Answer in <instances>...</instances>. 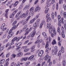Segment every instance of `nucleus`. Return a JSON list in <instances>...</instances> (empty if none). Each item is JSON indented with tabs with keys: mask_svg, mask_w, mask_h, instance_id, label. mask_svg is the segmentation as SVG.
Listing matches in <instances>:
<instances>
[{
	"mask_svg": "<svg viewBox=\"0 0 66 66\" xmlns=\"http://www.w3.org/2000/svg\"><path fill=\"white\" fill-rule=\"evenodd\" d=\"M47 29H48V28H49V32H50V33H52V31H53V32L54 36H56V32H55V28L54 27L52 26H49V24H47Z\"/></svg>",
	"mask_w": 66,
	"mask_h": 66,
	"instance_id": "nucleus-1",
	"label": "nucleus"
},
{
	"mask_svg": "<svg viewBox=\"0 0 66 66\" xmlns=\"http://www.w3.org/2000/svg\"><path fill=\"white\" fill-rule=\"evenodd\" d=\"M40 22V19H37L36 22L34 24V31L36 30V28L37 27V26H38L39 25V23Z\"/></svg>",
	"mask_w": 66,
	"mask_h": 66,
	"instance_id": "nucleus-2",
	"label": "nucleus"
},
{
	"mask_svg": "<svg viewBox=\"0 0 66 66\" xmlns=\"http://www.w3.org/2000/svg\"><path fill=\"white\" fill-rule=\"evenodd\" d=\"M30 17H31V16L29 15L27 17V18L26 19V21H25L23 20L21 22V23H22V24H23V26L25 25V24H26V23H27L28 22V21L29 20V19H30Z\"/></svg>",
	"mask_w": 66,
	"mask_h": 66,
	"instance_id": "nucleus-3",
	"label": "nucleus"
},
{
	"mask_svg": "<svg viewBox=\"0 0 66 66\" xmlns=\"http://www.w3.org/2000/svg\"><path fill=\"white\" fill-rule=\"evenodd\" d=\"M9 34L8 35L7 38L9 39V38H11V37L12 36V35H13V34H14L13 32H12V30H10L9 31Z\"/></svg>",
	"mask_w": 66,
	"mask_h": 66,
	"instance_id": "nucleus-4",
	"label": "nucleus"
},
{
	"mask_svg": "<svg viewBox=\"0 0 66 66\" xmlns=\"http://www.w3.org/2000/svg\"><path fill=\"white\" fill-rule=\"evenodd\" d=\"M57 46H56L54 47V51H52V54H53V55L54 54H56L57 53Z\"/></svg>",
	"mask_w": 66,
	"mask_h": 66,
	"instance_id": "nucleus-5",
	"label": "nucleus"
},
{
	"mask_svg": "<svg viewBox=\"0 0 66 66\" xmlns=\"http://www.w3.org/2000/svg\"><path fill=\"white\" fill-rule=\"evenodd\" d=\"M50 6V4H49L45 6V8L46 9L45 11V14H47V13L48 12V11L49 10V9L48 7H49V6Z\"/></svg>",
	"mask_w": 66,
	"mask_h": 66,
	"instance_id": "nucleus-6",
	"label": "nucleus"
},
{
	"mask_svg": "<svg viewBox=\"0 0 66 66\" xmlns=\"http://www.w3.org/2000/svg\"><path fill=\"white\" fill-rule=\"evenodd\" d=\"M30 12H29V15H31V16H33V7H32L29 10Z\"/></svg>",
	"mask_w": 66,
	"mask_h": 66,
	"instance_id": "nucleus-7",
	"label": "nucleus"
},
{
	"mask_svg": "<svg viewBox=\"0 0 66 66\" xmlns=\"http://www.w3.org/2000/svg\"><path fill=\"white\" fill-rule=\"evenodd\" d=\"M5 23H4L1 26V29H2V31H4L6 30V28H4V27H5Z\"/></svg>",
	"mask_w": 66,
	"mask_h": 66,
	"instance_id": "nucleus-8",
	"label": "nucleus"
},
{
	"mask_svg": "<svg viewBox=\"0 0 66 66\" xmlns=\"http://www.w3.org/2000/svg\"><path fill=\"white\" fill-rule=\"evenodd\" d=\"M61 29L62 30V31L61 32L62 36L63 38H64L65 36L64 32V27H61Z\"/></svg>",
	"mask_w": 66,
	"mask_h": 66,
	"instance_id": "nucleus-9",
	"label": "nucleus"
},
{
	"mask_svg": "<svg viewBox=\"0 0 66 66\" xmlns=\"http://www.w3.org/2000/svg\"><path fill=\"white\" fill-rule=\"evenodd\" d=\"M51 59V56H49L48 55H46L45 57V61H47L48 60H50Z\"/></svg>",
	"mask_w": 66,
	"mask_h": 66,
	"instance_id": "nucleus-10",
	"label": "nucleus"
},
{
	"mask_svg": "<svg viewBox=\"0 0 66 66\" xmlns=\"http://www.w3.org/2000/svg\"><path fill=\"white\" fill-rule=\"evenodd\" d=\"M40 7H39V6H37L35 9V12H36L37 11L38 12H39L40 10Z\"/></svg>",
	"mask_w": 66,
	"mask_h": 66,
	"instance_id": "nucleus-11",
	"label": "nucleus"
},
{
	"mask_svg": "<svg viewBox=\"0 0 66 66\" xmlns=\"http://www.w3.org/2000/svg\"><path fill=\"white\" fill-rule=\"evenodd\" d=\"M17 38V37H15L13 38L11 41V44H14V42H15V41H16H16Z\"/></svg>",
	"mask_w": 66,
	"mask_h": 66,
	"instance_id": "nucleus-12",
	"label": "nucleus"
},
{
	"mask_svg": "<svg viewBox=\"0 0 66 66\" xmlns=\"http://www.w3.org/2000/svg\"><path fill=\"white\" fill-rule=\"evenodd\" d=\"M44 53V51L41 50L40 51L38 54V55L39 56H41L42 55V54Z\"/></svg>",
	"mask_w": 66,
	"mask_h": 66,
	"instance_id": "nucleus-13",
	"label": "nucleus"
},
{
	"mask_svg": "<svg viewBox=\"0 0 66 66\" xmlns=\"http://www.w3.org/2000/svg\"><path fill=\"white\" fill-rule=\"evenodd\" d=\"M9 11V9H6L5 11V12H6V14H5V17L6 18H7V15H8V11Z\"/></svg>",
	"mask_w": 66,
	"mask_h": 66,
	"instance_id": "nucleus-14",
	"label": "nucleus"
},
{
	"mask_svg": "<svg viewBox=\"0 0 66 66\" xmlns=\"http://www.w3.org/2000/svg\"><path fill=\"white\" fill-rule=\"evenodd\" d=\"M45 23V20H44L42 22V23H41L40 26V28L41 29L42 28V26H43V24H44Z\"/></svg>",
	"mask_w": 66,
	"mask_h": 66,
	"instance_id": "nucleus-15",
	"label": "nucleus"
},
{
	"mask_svg": "<svg viewBox=\"0 0 66 66\" xmlns=\"http://www.w3.org/2000/svg\"><path fill=\"white\" fill-rule=\"evenodd\" d=\"M28 59V57H23L21 59V61L22 62V61H27Z\"/></svg>",
	"mask_w": 66,
	"mask_h": 66,
	"instance_id": "nucleus-16",
	"label": "nucleus"
},
{
	"mask_svg": "<svg viewBox=\"0 0 66 66\" xmlns=\"http://www.w3.org/2000/svg\"><path fill=\"white\" fill-rule=\"evenodd\" d=\"M22 13V11H20L18 12V13L16 15V16H15V18H17L19 15L20 14H21Z\"/></svg>",
	"mask_w": 66,
	"mask_h": 66,
	"instance_id": "nucleus-17",
	"label": "nucleus"
},
{
	"mask_svg": "<svg viewBox=\"0 0 66 66\" xmlns=\"http://www.w3.org/2000/svg\"><path fill=\"white\" fill-rule=\"evenodd\" d=\"M33 55L31 56L30 57L28 58V60L33 61Z\"/></svg>",
	"mask_w": 66,
	"mask_h": 66,
	"instance_id": "nucleus-18",
	"label": "nucleus"
},
{
	"mask_svg": "<svg viewBox=\"0 0 66 66\" xmlns=\"http://www.w3.org/2000/svg\"><path fill=\"white\" fill-rule=\"evenodd\" d=\"M42 42H43L42 39H40L39 41H38V40H37L35 43V44H37V43H40Z\"/></svg>",
	"mask_w": 66,
	"mask_h": 66,
	"instance_id": "nucleus-19",
	"label": "nucleus"
},
{
	"mask_svg": "<svg viewBox=\"0 0 66 66\" xmlns=\"http://www.w3.org/2000/svg\"><path fill=\"white\" fill-rule=\"evenodd\" d=\"M63 20H64V18H62L61 19V22L62 23H64V24L66 23V21L64 20V21H63Z\"/></svg>",
	"mask_w": 66,
	"mask_h": 66,
	"instance_id": "nucleus-20",
	"label": "nucleus"
},
{
	"mask_svg": "<svg viewBox=\"0 0 66 66\" xmlns=\"http://www.w3.org/2000/svg\"><path fill=\"white\" fill-rule=\"evenodd\" d=\"M57 18L58 20V21H61L62 20V19H61V17L60 16V15H58L57 16Z\"/></svg>",
	"mask_w": 66,
	"mask_h": 66,
	"instance_id": "nucleus-21",
	"label": "nucleus"
},
{
	"mask_svg": "<svg viewBox=\"0 0 66 66\" xmlns=\"http://www.w3.org/2000/svg\"><path fill=\"white\" fill-rule=\"evenodd\" d=\"M57 32L58 33L60 34L61 33V29H60V27H58L57 28Z\"/></svg>",
	"mask_w": 66,
	"mask_h": 66,
	"instance_id": "nucleus-22",
	"label": "nucleus"
},
{
	"mask_svg": "<svg viewBox=\"0 0 66 66\" xmlns=\"http://www.w3.org/2000/svg\"><path fill=\"white\" fill-rule=\"evenodd\" d=\"M52 45H55V44H56V42L55 39H54L53 40V41H52Z\"/></svg>",
	"mask_w": 66,
	"mask_h": 66,
	"instance_id": "nucleus-23",
	"label": "nucleus"
},
{
	"mask_svg": "<svg viewBox=\"0 0 66 66\" xmlns=\"http://www.w3.org/2000/svg\"><path fill=\"white\" fill-rule=\"evenodd\" d=\"M28 30H29V28H27V29H26L25 30L26 31V33L24 34V35L25 36L27 35V34H28V33H29V31Z\"/></svg>",
	"mask_w": 66,
	"mask_h": 66,
	"instance_id": "nucleus-24",
	"label": "nucleus"
},
{
	"mask_svg": "<svg viewBox=\"0 0 66 66\" xmlns=\"http://www.w3.org/2000/svg\"><path fill=\"white\" fill-rule=\"evenodd\" d=\"M29 11L27 10L25 16H28L29 15Z\"/></svg>",
	"mask_w": 66,
	"mask_h": 66,
	"instance_id": "nucleus-25",
	"label": "nucleus"
},
{
	"mask_svg": "<svg viewBox=\"0 0 66 66\" xmlns=\"http://www.w3.org/2000/svg\"><path fill=\"white\" fill-rule=\"evenodd\" d=\"M49 46V42L47 41L46 42V44L45 46V48H47Z\"/></svg>",
	"mask_w": 66,
	"mask_h": 66,
	"instance_id": "nucleus-26",
	"label": "nucleus"
},
{
	"mask_svg": "<svg viewBox=\"0 0 66 66\" xmlns=\"http://www.w3.org/2000/svg\"><path fill=\"white\" fill-rule=\"evenodd\" d=\"M46 18V19L47 22H49L50 20H51V18H50V17L47 18Z\"/></svg>",
	"mask_w": 66,
	"mask_h": 66,
	"instance_id": "nucleus-27",
	"label": "nucleus"
},
{
	"mask_svg": "<svg viewBox=\"0 0 66 66\" xmlns=\"http://www.w3.org/2000/svg\"><path fill=\"white\" fill-rule=\"evenodd\" d=\"M61 21H59V22L58 24V25L59 27L61 26Z\"/></svg>",
	"mask_w": 66,
	"mask_h": 66,
	"instance_id": "nucleus-28",
	"label": "nucleus"
},
{
	"mask_svg": "<svg viewBox=\"0 0 66 66\" xmlns=\"http://www.w3.org/2000/svg\"><path fill=\"white\" fill-rule=\"evenodd\" d=\"M23 55V53H20L17 54L18 56H21Z\"/></svg>",
	"mask_w": 66,
	"mask_h": 66,
	"instance_id": "nucleus-29",
	"label": "nucleus"
},
{
	"mask_svg": "<svg viewBox=\"0 0 66 66\" xmlns=\"http://www.w3.org/2000/svg\"><path fill=\"white\" fill-rule=\"evenodd\" d=\"M63 66H65L66 65V61L64 60L63 62Z\"/></svg>",
	"mask_w": 66,
	"mask_h": 66,
	"instance_id": "nucleus-30",
	"label": "nucleus"
},
{
	"mask_svg": "<svg viewBox=\"0 0 66 66\" xmlns=\"http://www.w3.org/2000/svg\"><path fill=\"white\" fill-rule=\"evenodd\" d=\"M19 2L18 1H16L15 3L14 4V5H13L14 6H16L18 4V3Z\"/></svg>",
	"mask_w": 66,
	"mask_h": 66,
	"instance_id": "nucleus-31",
	"label": "nucleus"
},
{
	"mask_svg": "<svg viewBox=\"0 0 66 66\" xmlns=\"http://www.w3.org/2000/svg\"><path fill=\"white\" fill-rule=\"evenodd\" d=\"M4 62V59H2L0 61V64H3Z\"/></svg>",
	"mask_w": 66,
	"mask_h": 66,
	"instance_id": "nucleus-32",
	"label": "nucleus"
},
{
	"mask_svg": "<svg viewBox=\"0 0 66 66\" xmlns=\"http://www.w3.org/2000/svg\"><path fill=\"white\" fill-rule=\"evenodd\" d=\"M18 11V10H15L14 12H13V13L12 14L13 15H14L15 14L17 13V12Z\"/></svg>",
	"mask_w": 66,
	"mask_h": 66,
	"instance_id": "nucleus-33",
	"label": "nucleus"
},
{
	"mask_svg": "<svg viewBox=\"0 0 66 66\" xmlns=\"http://www.w3.org/2000/svg\"><path fill=\"white\" fill-rule=\"evenodd\" d=\"M51 16L52 19H54V13H52Z\"/></svg>",
	"mask_w": 66,
	"mask_h": 66,
	"instance_id": "nucleus-34",
	"label": "nucleus"
},
{
	"mask_svg": "<svg viewBox=\"0 0 66 66\" xmlns=\"http://www.w3.org/2000/svg\"><path fill=\"white\" fill-rule=\"evenodd\" d=\"M22 45V43H20L17 44L16 46H17V47H18L19 46H20L21 45Z\"/></svg>",
	"mask_w": 66,
	"mask_h": 66,
	"instance_id": "nucleus-35",
	"label": "nucleus"
},
{
	"mask_svg": "<svg viewBox=\"0 0 66 66\" xmlns=\"http://www.w3.org/2000/svg\"><path fill=\"white\" fill-rule=\"evenodd\" d=\"M4 53L2 52L0 55V57L1 56V55H2V58H4V55L3 54Z\"/></svg>",
	"mask_w": 66,
	"mask_h": 66,
	"instance_id": "nucleus-36",
	"label": "nucleus"
},
{
	"mask_svg": "<svg viewBox=\"0 0 66 66\" xmlns=\"http://www.w3.org/2000/svg\"><path fill=\"white\" fill-rule=\"evenodd\" d=\"M22 7H23V5H20L19 9V10H21L22 8Z\"/></svg>",
	"mask_w": 66,
	"mask_h": 66,
	"instance_id": "nucleus-37",
	"label": "nucleus"
},
{
	"mask_svg": "<svg viewBox=\"0 0 66 66\" xmlns=\"http://www.w3.org/2000/svg\"><path fill=\"white\" fill-rule=\"evenodd\" d=\"M59 8V3H57L56 4V9L57 10H58V9Z\"/></svg>",
	"mask_w": 66,
	"mask_h": 66,
	"instance_id": "nucleus-38",
	"label": "nucleus"
},
{
	"mask_svg": "<svg viewBox=\"0 0 66 66\" xmlns=\"http://www.w3.org/2000/svg\"><path fill=\"white\" fill-rule=\"evenodd\" d=\"M30 5H28L26 6V10H28L29 9V7H30Z\"/></svg>",
	"mask_w": 66,
	"mask_h": 66,
	"instance_id": "nucleus-39",
	"label": "nucleus"
},
{
	"mask_svg": "<svg viewBox=\"0 0 66 66\" xmlns=\"http://www.w3.org/2000/svg\"><path fill=\"white\" fill-rule=\"evenodd\" d=\"M29 50V48H25L24 50V51L25 52H28Z\"/></svg>",
	"mask_w": 66,
	"mask_h": 66,
	"instance_id": "nucleus-40",
	"label": "nucleus"
},
{
	"mask_svg": "<svg viewBox=\"0 0 66 66\" xmlns=\"http://www.w3.org/2000/svg\"><path fill=\"white\" fill-rule=\"evenodd\" d=\"M17 23V21H14L12 24V26H14L15 24H16Z\"/></svg>",
	"mask_w": 66,
	"mask_h": 66,
	"instance_id": "nucleus-41",
	"label": "nucleus"
},
{
	"mask_svg": "<svg viewBox=\"0 0 66 66\" xmlns=\"http://www.w3.org/2000/svg\"><path fill=\"white\" fill-rule=\"evenodd\" d=\"M50 33V34L51 33V36L52 37H54V35L53 34V33H52V32H53V31L52 30V33H50V32H49Z\"/></svg>",
	"mask_w": 66,
	"mask_h": 66,
	"instance_id": "nucleus-42",
	"label": "nucleus"
},
{
	"mask_svg": "<svg viewBox=\"0 0 66 66\" xmlns=\"http://www.w3.org/2000/svg\"><path fill=\"white\" fill-rule=\"evenodd\" d=\"M63 7L64 10H66V6L65 5H64L63 6Z\"/></svg>",
	"mask_w": 66,
	"mask_h": 66,
	"instance_id": "nucleus-43",
	"label": "nucleus"
},
{
	"mask_svg": "<svg viewBox=\"0 0 66 66\" xmlns=\"http://www.w3.org/2000/svg\"><path fill=\"white\" fill-rule=\"evenodd\" d=\"M10 53H8L7 54H6V57H8L9 56H10Z\"/></svg>",
	"mask_w": 66,
	"mask_h": 66,
	"instance_id": "nucleus-44",
	"label": "nucleus"
},
{
	"mask_svg": "<svg viewBox=\"0 0 66 66\" xmlns=\"http://www.w3.org/2000/svg\"><path fill=\"white\" fill-rule=\"evenodd\" d=\"M50 14H48L46 16V18H48V17H50Z\"/></svg>",
	"mask_w": 66,
	"mask_h": 66,
	"instance_id": "nucleus-45",
	"label": "nucleus"
},
{
	"mask_svg": "<svg viewBox=\"0 0 66 66\" xmlns=\"http://www.w3.org/2000/svg\"><path fill=\"white\" fill-rule=\"evenodd\" d=\"M40 15V14H39L38 15H36V18H38V17H39V16Z\"/></svg>",
	"mask_w": 66,
	"mask_h": 66,
	"instance_id": "nucleus-46",
	"label": "nucleus"
},
{
	"mask_svg": "<svg viewBox=\"0 0 66 66\" xmlns=\"http://www.w3.org/2000/svg\"><path fill=\"white\" fill-rule=\"evenodd\" d=\"M63 2L62 1V0H59V4H61V3H63Z\"/></svg>",
	"mask_w": 66,
	"mask_h": 66,
	"instance_id": "nucleus-47",
	"label": "nucleus"
},
{
	"mask_svg": "<svg viewBox=\"0 0 66 66\" xmlns=\"http://www.w3.org/2000/svg\"><path fill=\"white\" fill-rule=\"evenodd\" d=\"M3 49H4V47H3L0 48V51H1L3 50Z\"/></svg>",
	"mask_w": 66,
	"mask_h": 66,
	"instance_id": "nucleus-48",
	"label": "nucleus"
},
{
	"mask_svg": "<svg viewBox=\"0 0 66 66\" xmlns=\"http://www.w3.org/2000/svg\"><path fill=\"white\" fill-rule=\"evenodd\" d=\"M30 34H31V37H33V32H31Z\"/></svg>",
	"mask_w": 66,
	"mask_h": 66,
	"instance_id": "nucleus-49",
	"label": "nucleus"
},
{
	"mask_svg": "<svg viewBox=\"0 0 66 66\" xmlns=\"http://www.w3.org/2000/svg\"><path fill=\"white\" fill-rule=\"evenodd\" d=\"M40 59H42V60H44V56H42L40 58Z\"/></svg>",
	"mask_w": 66,
	"mask_h": 66,
	"instance_id": "nucleus-50",
	"label": "nucleus"
},
{
	"mask_svg": "<svg viewBox=\"0 0 66 66\" xmlns=\"http://www.w3.org/2000/svg\"><path fill=\"white\" fill-rule=\"evenodd\" d=\"M29 40H27V41H25L24 43V44H27V43H28V42H29Z\"/></svg>",
	"mask_w": 66,
	"mask_h": 66,
	"instance_id": "nucleus-51",
	"label": "nucleus"
},
{
	"mask_svg": "<svg viewBox=\"0 0 66 66\" xmlns=\"http://www.w3.org/2000/svg\"><path fill=\"white\" fill-rule=\"evenodd\" d=\"M7 42H8V39H6L4 41V43H6Z\"/></svg>",
	"mask_w": 66,
	"mask_h": 66,
	"instance_id": "nucleus-52",
	"label": "nucleus"
},
{
	"mask_svg": "<svg viewBox=\"0 0 66 66\" xmlns=\"http://www.w3.org/2000/svg\"><path fill=\"white\" fill-rule=\"evenodd\" d=\"M14 15L13 14H12L10 16V18H12L13 17H14Z\"/></svg>",
	"mask_w": 66,
	"mask_h": 66,
	"instance_id": "nucleus-53",
	"label": "nucleus"
},
{
	"mask_svg": "<svg viewBox=\"0 0 66 66\" xmlns=\"http://www.w3.org/2000/svg\"><path fill=\"white\" fill-rule=\"evenodd\" d=\"M32 28L31 27L29 30H28V29L27 30L29 32L30 31H31V30H32Z\"/></svg>",
	"mask_w": 66,
	"mask_h": 66,
	"instance_id": "nucleus-54",
	"label": "nucleus"
},
{
	"mask_svg": "<svg viewBox=\"0 0 66 66\" xmlns=\"http://www.w3.org/2000/svg\"><path fill=\"white\" fill-rule=\"evenodd\" d=\"M58 54V55H59V56H61V52H59Z\"/></svg>",
	"mask_w": 66,
	"mask_h": 66,
	"instance_id": "nucleus-55",
	"label": "nucleus"
},
{
	"mask_svg": "<svg viewBox=\"0 0 66 66\" xmlns=\"http://www.w3.org/2000/svg\"><path fill=\"white\" fill-rule=\"evenodd\" d=\"M5 65H9V63L8 62L5 61Z\"/></svg>",
	"mask_w": 66,
	"mask_h": 66,
	"instance_id": "nucleus-56",
	"label": "nucleus"
},
{
	"mask_svg": "<svg viewBox=\"0 0 66 66\" xmlns=\"http://www.w3.org/2000/svg\"><path fill=\"white\" fill-rule=\"evenodd\" d=\"M33 23V19H32L30 22V23Z\"/></svg>",
	"mask_w": 66,
	"mask_h": 66,
	"instance_id": "nucleus-57",
	"label": "nucleus"
},
{
	"mask_svg": "<svg viewBox=\"0 0 66 66\" xmlns=\"http://www.w3.org/2000/svg\"><path fill=\"white\" fill-rule=\"evenodd\" d=\"M16 55H15L14 54H12V57L13 58H15V57H16Z\"/></svg>",
	"mask_w": 66,
	"mask_h": 66,
	"instance_id": "nucleus-58",
	"label": "nucleus"
},
{
	"mask_svg": "<svg viewBox=\"0 0 66 66\" xmlns=\"http://www.w3.org/2000/svg\"><path fill=\"white\" fill-rule=\"evenodd\" d=\"M54 14L55 17H57V13H56V12L55 11V12Z\"/></svg>",
	"mask_w": 66,
	"mask_h": 66,
	"instance_id": "nucleus-59",
	"label": "nucleus"
},
{
	"mask_svg": "<svg viewBox=\"0 0 66 66\" xmlns=\"http://www.w3.org/2000/svg\"><path fill=\"white\" fill-rule=\"evenodd\" d=\"M43 60H42V59H40V58L39 60V62H42Z\"/></svg>",
	"mask_w": 66,
	"mask_h": 66,
	"instance_id": "nucleus-60",
	"label": "nucleus"
},
{
	"mask_svg": "<svg viewBox=\"0 0 66 66\" xmlns=\"http://www.w3.org/2000/svg\"><path fill=\"white\" fill-rule=\"evenodd\" d=\"M32 44V42H29L28 43L27 45H31V44Z\"/></svg>",
	"mask_w": 66,
	"mask_h": 66,
	"instance_id": "nucleus-61",
	"label": "nucleus"
},
{
	"mask_svg": "<svg viewBox=\"0 0 66 66\" xmlns=\"http://www.w3.org/2000/svg\"><path fill=\"white\" fill-rule=\"evenodd\" d=\"M25 15V14L24 13H23L21 15L22 17H24V16Z\"/></svg>",
	"mask_w": 66,
	"mask_h": 66,
	"instance_id": "nucleus-62",
	"label": "nucleus"
},
{
	"mask_svg": "<svg viewBox=\"0 0 66 66\" xmlns=\"http://www.w3.org/2000/svg\"><path fill=\"white\" fill-rule=\"evenodd\" d=\"M20 38H17V39H16V41L17 42H18V41H19V40H20Z\"/></svg>",
	"mask_w": 66,
	"mask_h": 66,
	"instance_id": "nucleus-63",
	"label": "nucleus"
},
{
	"mask_svg": "<svg viewBox=\"0 0 66 66\" xmlns=\"http://www.w3.org/2000/svg\"><path fill=\"white\" fill-rule=\"evenodd\" d=\"M42 34L43 36H44V35H45V34H46L45 32H42Z\"/></svg>",
	"mask_w": 66,
	"mask_h": 66,
	"instance_id": "nucleus-64",
	"label": "nucleus"
}]
</instances>
